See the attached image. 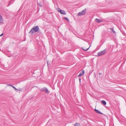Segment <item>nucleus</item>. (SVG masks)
Listing matches in <instances>:
<instances>
[{
    "label": "nucleus",
    "mask_w": 126,
    "mask_h": 126,
    "mask_svg": "<svg viewBox=\"0 0 126 126\" xmlns=\"http://www.w3.org/2000/svg\"><path fill=\"white\" fill-rule=\"evenodd\" d=\"M39 30L40 29L38 26H35L32 28L29 33L30 34H32L35 32L39 31Z\"/></svg>",
    "instance_id": "nucleus-1"
},
{
    "label": "nucleus",
    "mask_w": 126,
    "mask_h": 126,
    "mask_svg": "<svg viewBox=\"0 0 126 126\" xmlns=\"http://www.w3.org/2000/svg\"><path fill=\"white\" fill-rule=\"evenodd\" d=\"M86 8L84 9V10H83L81 12L77 14V16H81L84 15L86 13Z\"/></svg>",
    "instance_id": "nucleus-2"
},
{
    "label": "nucleus",
    "mask_w": 126,
    "mask_h": 126,
    "mask_svg": "<svg viewBox=\"0 0 126 126\" xmlns=\"http://www.w3.org/2000/svg\"><path fill=\"white\" fill-rule=\"evenodd\" d=\"M106 51V49H105L103 51H101L100 52H99L97 53V56H100L102 55H104Z\"/></svg>",
    "instance_id": "nucleus-3"
},
{
    "label": "nucleus",
    "mask_w": 126,
    "mask_h": 126,
    "mask_svg": "<svg viewBox=\"0 0 126 126\" xmlns=\"http://www.w3.org/2000/svg\"><path fill=\"white\" fill-rule=\"evenodd\" d=\"M40 90L46 92V93H47L48 92V90L46 87H44L40 89Z\"/></svg>",
    "instance_id": "nucleus-4"
},
{
    "label": "nucleus",
    "mask_w": 126,
    "mask_h": 126,
    "mask_svg": "<svg viewBox=\"0 0 126 126\" xmlns=\"http://www.w3.org/2000/svg\"><path fill=\"white\" fill-rule=\"evenodd\" d=\"M95 21L98 23H99L100 22H103V20H102L99 19H95Z\"/></svg>",
    "instance_id": "nucleus-5"
},
{
    "label": "nucleus",
    "mask_w": 126,
    "mask_h": 126,
    "mask_svg": "<svg viewBox=\"0 0 126 126\" xmlns=\"http://www.w3.org/2000/svg\"><path fill=\"white\" fill-rule=\"evenodd\" d=\"M84 70H82V72H80L78 76V77H79L84 75Z\"/></svg>",
    "instance_id": "nucleus-6"
},
{
    "label": "nucleus",
    "mask_w": 126,
    "mask_h": 126,
    "mask_svg": "<svg viewBox=\"0 0 126 126\" xmlns=\"http://www.w3.org/2000/svg\"><path fill=\"white\" fill-rule=\"evenodd\" d=\"M60 13L62 14L65 15L66 14V13L65 11H64L63 10H60Z\"/></svg>",
    "instance_id": "nucleus-7"
},
{
    "label": "nucleus",
    "mask_w": 126,
    "mask_h": 126,
    "mask_svg": "<svg viewBox=\"0 0 126 126\" xmlns=\"http://www.w3.org/2000/svg\"><path fill=\"white\" fill-rule=\"evenodd\" d=\"M95 110L97 113H99L100 114H103L102 113L100 112L99 110L96 109H95Z\"/></svg>",
    "instance_id": "nucleus-8"
},
{
    "label": "nucleus",
    "mask_w": 126,
    "mask_h": 126,
    "mask_svg": "<svg viewBox=\"0 0 126 126\" xmlns=\"http://www.w3.org/2000/svg\"><path fill=\"white\" fill-rule=\"evenodd\" d=\"M14 89L16 91H20L21 90V89H16L15 87H13Z\"/></svg>",
    "instance_id": "nucleus-9"
},
{
    "label": "nucleus",
    "mask_w": 126,
    "mask_h": 126,
    "mask_svg": "<svg viewBox=\"0 0 126 126\" xmlns=\"http://www.w3.org/2000/svg\"><path fill=\"white\" fill-rule=\"evenodd\" d=\"M110 29L111 31L113 33H115V32L114 30V29L113 28H110Z\"/></svg>",
    "instance_id": "nucleus-10"
},
{
    "label": "nucleus",
    "mask_w": 126,
    "mask_h": 126,
    "mask_svg": "<svg viewBox=\"0 0 126 126\" xmlns=\"http://www.w3.org/2000/svg\"><path fill=\"white\" fill-rule=\"evenodd\" d=\"M101 102L102 103H103L104 105H106V103L105 101L102 100L101 101Z\"/></svg>",
    "instance_id": "nucleus-11"
},
{
    "label": "nucleus",
    "mask_w": 126,
    "mask_h": 126,
    "mask_svg": "<svg viewBox=\"0 0 126 126\" xmlns=\"http://www.w3.org/2000/svg\"><path fill=\"white\" fill-rule=\"evenodd\" d=\"M74 126H79V123H77L75 124Z\"/></svg>",
    "instance_id": "nucleus-12"
},
{
    "label": "nucleus",
    "mask_w": 126,
    "mask_h": 126,
    "mask_svg": "<svg viewBox=\"0 0 126 126\" xmlns=\"http://www.w3.org/2000/svg\"><path fill=\"white\" fill-rule=\"evenodd\" d=\"M90 47H89L88 48H87V49H84V48H82V49H83V50L85 51H86L87 50L89 49Z\"/></svg>",
    "instance_id": "nucleus-13"
},
{
    "label": "nucleus",
    "mask_w": 126,
    "mask_h": 126,
    "mask_svg": "<svg viewBox=\"0 0 126 126\" xmlns=\"http://www.w3.org/2000/svg\"><path fill=\"white\" fill-rule=\"evenodd\" d=\"M64 19L66 20L67 21H69V20H68V18H67V17H64Z\"/></svg>",
    "instance_id": "nucleus-14"
},
{
    "label": "nucleus",
    "mask_w": 126,
    "mask_h": 126,
    "mask_svg": "<svg viewBox=\"0 0 126 126\" xmlns=\"http://www.w3.org/2000/svg\"><path fill=\"white\" fill-rule=\"evenodd\" d=\"M60 10H61V9H60L59 8H58V9H57V10L59 12H60Z\"/></svg>",
    "instance_id": "nucleus-15"
},
{
    "label": "nucleus",
    "mask_w": 126,
    "mask_h": 126,
    "mask_svg": "<svg viewBox=\"0 0 126 126\" xmlns=\"http://www.w3.org/2000/svg\"><path fill=\"white\" fill-rule=\"evenodd\" d=\"M7 85H8V86H11V87H14L12 85H8V84H7Z\"/></svg>",
    "instance_id": "nucleus-16"
},
{
    "label": "nucleus",
    "mask_w": 126,
    "mask_h": 126,
    "mask_svg": "<svg viewBox=\"0 0 126 126\" xmlns=\"http://www.w3.org/2000/svg\"><path fill=\"white\" fill-rule=\"evenodd\" d=\"M3 35V33H2L0 35V36H2Z\"/></svg>",
    "instance_id": "nucleus-17"
},
{
    "label": "nucleus",
    "mask_w": 126,
    "mask_h": 126,
    "mask_svg": "<svg viewBox=\"0 0 126 126\" xmlns=\"http://www.w3.org/2000/svg\"><path fill=\"white\" fill-rule=\"evenodd\" d=\"M48 61H47V65H48Z\"/></svg>",
    "instance_id": "nucleus-18"
},
{
    "label": "nucleus",
    "mask_w": 126,
    "mask_h": 126,
    "mask_svg": "<svg viewBox=\"0 0 126 126\" xmlns=\"http://www.w3.org/2000/svg\"><path fill=\"white\" fill-rule=\"evenodd\" d=\"M101 73H99V75H101Z\"/></svg>",
    "instance_id": "nucleus-19"
},
{
    "label": "nucleus",
    "mask_w": 126,
    "mask_h": 126,
    "mask_svg": "<svg viewBox=\"0 0 126 126\" xmlns=\"http://www.w3.org/2000/svg\"><path fill=\"white\" fill-rule=\"evenodd\" d=\"M79 81H80V78L79 79Z\"/></svg>",
    "instance_id": "nucleus-20"
}]
</instances>
